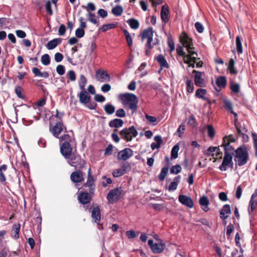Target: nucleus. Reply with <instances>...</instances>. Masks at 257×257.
<instances>
[{
    "instance_id": "64",
    "label": "nucleus",
    "mask_w": 257,
    "mask_h": 257,
    "mask_svg": "<svg viewBox=\"0 0 257 257\" xmlns=\"http://www.w3.org/2000/svg\"><path fill=\"white\" fill-rule=\"evenodd\" d=\"M252 136L253 140V145L255 150V155L256 157H257V134L255 133H252Z\"/></svg>"
},
{
    "instance_id": "5",
    "label": "nucleus",
    "mask_w": 257,
    "mask_h": 257,
    "mask_svg": "<svg viewBox=\"0 0 257 257\" xmlns=\"http://www.w3.org/2000/svg\"><path fill=\"white\" fill-rule=\"evenodd\" d=\"M224 150V156L223 161L219 169L221 171H226L227 166H230L231 168L233 167V163L232 162V149L230 147H226Z\"/></svg>"
},
{
    "instance_id": "50",
    "label": "nucleus",
    "mask_w": 257,
    "mask_h": 257,
    "mask_svg": "<svg viewBox=\"0 0 257 257\" xmlns=\"http://www.w3.org/2000/svg\"><path fill=\"white\" fill-rule=\"evenodd\" d=\"M181 167L180 165L173 166L170 169L171 174H177L181 171Z\"/></svg>"
},
{
    "instance_id": "35",
    "label": "nucleus",
    "mask_w": 257,
    "mask_h": 257,
    "mask_svg": "<svg viewBox=\"0 0 257 257\" xmlns=\"http://www.w3.org/2000/svg\"><path fill=\"white\" fill-rule=\"evenodd\" d=\"M103 108L105 112L108 115L112 114L115 111V107L110 103H106Z\"/></svg>"
},
{
    "instance_id": "52",
    "label": "nucleus",
    "mask_w": 257,
    "mask_h": 257,
    "mask_svg": "<svg viewBox=\"0 0 257 257\" xmlns=\"http://www.w3.org/2000/svg\"><path fill=\"white\" fill-rule=\"evenodd\" d=\"M60 140V143L64 142H69V143L71 142V137L68 134H64L61 137H59Z\"/></svg>"
},
{
    "instance_id": "19",
    "label": "nucleus",
    "mask_w": 257,
    "mask_h": 257,
    "mask_svg": "<svg viewBox=\"0 0 257 257\" xmlns=\"http://www.w3.org/2000/svg\"><path fill=\"white\" fill-rule=\"evenodd\" d=\"M179 201L183 205L192 208L193 207V202L192 198L188 196L180 195L178 197Z\"/></svg>"
},
{
    "instance_id": "45",
    "label": "nucleus",
    "mask_w": 257,
    "mask_h": 257,
    "mask_svg": "<svg viewBox=\"0 0 257 257\" xmlns=\"http://www.w3.org/2000/svg\"><path fill=\"white\" fill-rule=\"evenodd\" d=\"M223 106L227 110L231 112L233 110V105L231 102L227 99H224L223 100Z\"/></svg>"
},
{
    "instance_id": "4",
    "label": "nucleus",
    "mask_w": 257,
    "mask_h": 257,
    "mask_svg": "<svg viewBox=\"0 0 257 257\" xmlns=\"http://www.w3.org/2000/svg\"><path fill=\"white\" fill-rule=\"evenodd\" d=\"M69 165L73 167L75 170H82L86 165V161L77 153L73 154L67 159Z\"/></svg>"
},
{
    "instance_id": "12",
    "label": "nucleus",
    "mask_w": 257,
    "mask_h": 257,
    "mask_svg": "<svg viewBox=\"0 0 257 257\" xmlns=\"http://www.w3.org/2000/svg\"><path fill=\"white\" fill-rule=\"evenodd\" d=\"M72 150V148L69 142H63L60 144L61 153L66 159L73 154Z\"/></svg>"
},
{
    "instance_id": "48",
    "label": "nucleus",
    "mask_w": 257,
    "mask_h": 257,
    "mask_svg": "<svg viewBox=\"0 0 257 257\" xmlns=\"http://www.w3.org/2000/svg\"><path fill=\"white\" fill-rule=\"evenodd\" d=\"M17 96L21 99L25 98V95L22 93L23 89L20 86H17L15 89Z\"/></svg>"
},
{
    "instance_id": "11",
    "label": "nucleus",
    "mask_w": 257,
    "mask_h": 257,
    "mask_svg": "<svg viewBox=\"0 0 257 257\" xmlns=\"http://www.w3.org/2000/svg\"><path fill=\"white\" fill-rule=\"evenodd\" d=\"M148 245L151 248L153 252L155 253H160L165 248L166 245L164 243H154L152 239H149L148 242Z\"/></svg>"
},
{
    "instance_id": "42",
    "label": "nucleus",
    "mask_w": 257,
    "mask_h": 257,
    "mask_svg": "<svg viewBox=\"0 0 257 257\" xmlns=\"http://www.w3.org/2000/svg\"><path fill=\"white\" fill-rule=\"evenodd\" d=\"M117 26L116 24L110 23L108 24H104L102 25L101 30L102 32H105L109 30L116 28Z\"/></svg>"
},
{
    "instance_id": "63",
    "label": "nucleus",
    "mask_w": 257,
    "mask_h": 257,
    "mask_svg": "<svg viewBox=\"0 0 257 257\" xmlns=\"http://www.w3.org/2000/svg\"><path fill=\"white\" fill-rule=\"evenodd\" d=\"M195 27L197 32L199 33H202L204 31V27L200 22H197L195 23Z\"/></svg>"
},
{
    "instance_id": "40",
    "label": "nucleus",
    "mask_w": 257,
    "mask_h": 257,
    "mask_svg": "<svg viewBox=\"0 0 257 257\" xmlns=\"http://www.w3.org/2000/svg\"><path fill=\"white\" fill-rule=\"evenodd\" d=\"M179 150V147L178 145H175L172 149L171 152V159H176L178 156V151Z\"/></svg>"
},
{
    "instance_id": "41",
    "label": "nucleus",
    "mask_w": 257,
    "mask_h": 257,
    "mask_svg": "<svg viewBox=\"0 0 257 257\" xmlns=\"http://www.w3.org/2000/svg\"><path fill=\"white\" fill-rule=\"evenodd\" d=\"M236 50L238 54H241L242 53V44L240 40V36H237L236 37Z\"/></svg>"
},
{
    "instance_id": "26",
    "label": "nucleus",
    "mask_w": 257,
    "mask_h": 257,
    "mask_svg": "<svg viewBox=\"0 0 257 257\" xmlns=\"http://www.w3.org/2000/svg\"><path fill=\"white\" fill-rule=\"evenodd\" d=\"M155 59L157 61V62L159 63L160 67L161 68H168L169 67V65L166 61L165 57L162 55L160 54L155 57Z\"/></svg>"
},
{
    "instance_id": "59",
    "label": "nucleus",
    "mask_w": 257,
    "mask_h": 257,
    "mask_svg": "<svg viewBox=\"0 0 257 257\" xmlns=\"http://www.w3.org/2000/svg\"><path fill=\"white\" fill-rule=\"evenodd\" d=\"M56 71L60 75H63L65 72V67L62 65H58L56 67Z\"/></svg>"
},
{
    "instance_id": "53",
    "label": "nucleus",
    "mask_w": 257,
    "mask_h": 257,
    "mask_svg": "<svg viewBox=\"0 0 257 257\" xmlns=\"http://www.w3.org/2000/svg\"><path fill=\"white\" fill-rule=\"evenodd\" d=\"M67 77L71 81H75L76 79V76L75 72L70 70L67 73Z\"/></svg>"
},
{
    "instance_id": "10",
    "label": "nucleus",
    "mask_w": 257,
    "mask_h": 257,
    "mask_svg": "<svg viewBox=\"0 0 257 257\" xmlns=\"http://www.w3.org/2000/svg\"><path fill=\"white\" fill-rule=\"evenodd\" d=\"M82 187L88 188V191L91 194H94L96 185L95 184V179L91 175V168H89L87 173V178L86 182L83 184Z\"/></svg>"
},
{
    "instance_id": "14",
    "label": "nucleus",
    "mask_w": 257,
    "mask_h": 257,
    "mask_svg": "<svg viewBox=\"0 0 257 257\" xmlns=\"http://www.w3.org/2000/svg\"><path fill=\"white\" fill-rule=\"evenodd\" d=\"M95 78L97 81L103 82H109L110 80V77L107 71L99 69L95 72Z\"/></svg>"
},
{
    "instance_id": "21",
    "label": "nucleus",
    "mask_w": 257,
    "mask_h": 257,
    "mask_svg": "<svg viewBox=\"0 0 257 257\" xmlns=\"http://www.w3.org/2000/svg\"><path fill=\"white\" fill-rule=\"evenodd\" d=\"M235 142V140L232 135L225 136L223 139V142L221 147H223L224 148V150H225L226 147L229 148V147H233L230 145V144L231 143H234Z\"/></svg>"
},
{
    "instance_id": "57",
    "label": "nucleus",
    "mask_w": 257,
    "mask_h": 257,
    "mask_svg": "<svg viewBox=\"0 0 257 257\" xmlns=\"http://www.w3.org/2000/svg\"><path fill=\"white\" fill-rule=\"evenodd\" d=\"M131 168V165L128 162L123 163L121 166V169L124 172V174H125L127 171H130Z\"/></svg>"
},
{
    "instance_id": "22",
    "label": "nucleus",
    "mask_w": 257,
    "mask_h": 257,
    "mask_svg": "<svg viewBox=\"0 0 257 257\" xmlns=\"http://www.w3.org/2000/svg\"><path fill=\"white\" fill-rule=\"evenodd\" d=\"M231 213L230 206L229 204H225L223 206L222 209L220 211V217L222 219H226L228 215L226 214H230Z\"/></svg>"
},
{
    "instance_id": "24",
    "label": "nucleus",
    "mask_w": 257,
    "mask_h": 257,
    "mask_svg": "<svg viewBox=\"0 0 257 257\" xmlns=\"http://www.w3.org/2000/svg\"><path fill=\"white\" fill-rule=\"evenodd\" d=\"M169 14V8L168 6H163L161 11V17L162 21L166 23L169 21L168 15Z\"/></svg>"
},
{
    "instance_id": "30",
    "label": "nucleus",
    "mask_w": 257,
    "mask_h": 257,
    "mask_svg": "<svg viewBox=\"0 0 257 257\" xmlns=\"http://www.w3.org/2000/svg\"><path fill=\"white\" fill-rule=\"evenodd\" d=\"M181 176L178 175L174 178V181L171 182L168 188L169 191H172L175 190L178 186L179 183L180 182Z\"/></svg>"
},
{
    "instance_id": "34",
    "label": "nucleus",
    "mask_w": 257,
    "mask_h": 257,
    "mask_svg": "<svg viewBox=\"0 0 257 257\" xmlns=\"http://www.w3.org/2000/svg\"><path fill=\"white\" fill-rule=\"evenodd\" d=\"M123 12V8L120 5H117L113 7L111 10L112 14L116 17H119L121 15Z\"/></svg>"
},
{
    "instance_id": "28",
    "label": "nucleus",
    "mask_w": 257,
    "mask_h": 257,
    "mask_svg": "<svg viewBox=\"0 0 257 257\" xmlns=\"http://www.w3.org/2000/svg\"><path fill=\"white\" fill-rule=\"evenodd\" d=\"M123 121L122 119L119 118H115L109 122V126L110 127L118 128L121 127L123 125Z\"/></svg>"
},
{
    "instance_id": "16",
    "label": "nucleus",
    "mask_w": 257,
    "mask_h": 257,
    "mask_svg": "<svg viewBox=\"0 0 257 257\" xmlns=\"http://www.w3.org/2000/svg\"><path fill=\"white\" fill-rule=\"evenodd\" d=\"M193 73L195 74L194 76L195 84L198 87H204L205 86V81L203 78H202V75L204 73L194 70L193 71Z\"/></svg>"
},
{
    "instance_id": "44",
    "label": "nucleus",
    "mask_w": 257,
    "mask_h": 257,
    "mask_svg": "<svg viewBox=\"0 0 257 257\" xmlns=\"http://www.w3.org/2000/svg\"><path fill=\"white\" fill-rule=\"evenodd\" d=\"M139 234V231H135L133 230H128L126 232V235L128 239L136 238L138 236Z\"/></svg>"
},
{
    "instance_id": "23",
    "label": "nucleus",
    "mask_w": 257,
    "mask_h": 257,
    "mask_svg": "<svg viewBox=\"0 0 257 257\" xmlns=\"http://www.w3.org/2000/svg\"><path fill=\"white\" fill-rule=\"evenodd\" d=\"M199 202L201 206V208L205 212H207L209 209L208 207V205L209 204L208 198L206 196H203L200 198Z\"/></svg>"
},
{
    "instance_id": "54",
    "label": "nucleus",
    "mask_w": 257,
    "mask_h": 257,
    "mask_svg": "<svg viewBox=\"0 0 257 257\" xmlns=\"http://www.w3.org/2000/svg\"><path fill=\"white\" fill-rule=\"evenodd\" d=\"M186 85L187 92L189 93L193 92L194 90V85L192 80L188 79L186 81Z\"/></svg>"
},
{
    "instance_id": "46",
    "label": "nucleus",
    "mask_w": 257,
    "mask_h": 257,
    "mask_svg": "<svg viewBox=\"0 0 257 257\" xmlns=\"http://www.w3.org/2000/svg\"><path fill=\"white\" fill-rule=\"evenodd\" d=\"M41 62L45 66H47L50 63V58L48 54L42 55L41 57Z\"/></svg>"
},
{
    "instance_id": "51",
    "label": "nucleus",
    "mask_w": 257,
    "mask_h": 257,
    "mask_svg": "<svg viewBox=\"0 0 257 257\" xmlns=\"http://www.w3.org/2000/svg\"><path fill=\"white\" fill-rule=\"evenodd\" d=\"M176 52L177 54L180 56L182 57H187V54H186L185 52L184 51L183 47L179 45L177 46Z\"/></svg>"
},
{
    "instance_id": "6",
    "label": "nucleus",
    "mask_w": 257,
    "mask_h": 257,
    "mask_svg": "<svg viewBox=\"0 0 257 257\" xmlns=\"http://www.w3.org/2000/svg\"><path fill=\"white\" fill-rule=\"evenodd\" d=\"M180 42L183 47L186 48L188 53L196 54L197 56V53L194 51L195 48L193 46L192 39L186 32H183L181 33L180 36Z\"/></svg>"
},
{
    "instance_id": "56",
    "label": "nucleus",
    "mask_w": 257,
    "mask_h": 257,
    "mask_svg": "<svg viewBox=\"0 0 257 257\" xmlns=\"http://www.w3.org/2000/svg\"><path fill=\"white\" fill-rule=\"evenodd\" d=\"M207 128L208 130V136L212 139L215 136V131L212 125H207Z\"/></svg>"
},
{
    "instance_id": "9",
    "label": "nucleus",
    "mask_w": 257,
    "mask_h": 257,
    "mask_svg": "<svg viewBox=\"0 0 257 257\" xmlns=\"http://www.w3.org/2000/svg\"><path fill=\"white\" fill-rule=\"evenodd\" d=\"M123 190L121 187L111 190L107 196L109 203L113 204L120 199Z\"/></svg>"
},
{
    "instance_id": "32",
    "label": "nucleus",
    "mask_w": 257,
    "mask_h": 257,
    "mask_svg": "<svg viewBox=\"0 0 257 257\" xmlns=\"http://www.w3.org/2000/svg\"><path fill=\"white\" fill-rule=\"evenodd\" d=\"M227 83V80L225 77L224 76H219L218 77L216 80V84L218 87L220 88H224Z\"/></svg>"
},
{
    "instance_id": "3",
    "label": "nucleus",
    "mask_w": 257,
    "mask_h": 257,
    "mask_svg": "<svg viewBox=\"0 0 257 257\" xmlns=\"http://www.w3.org/2000/svg\"><path fill=\"white\" fill-rule=\"evenodd\" d=\"M154 32L152 27H149L143 30L140 34L141 40L143 42L145 39L147 40V42L145 44V47L149 49H153L155 45L158 44L159 40L158 39H155L153 41Z\"/></svg>"
},
{
    "instance_id": "25",
    "label": "nucleus",
    "mask_w": 257,
    "mask_h": 257,
    "mask_svg": "<svg viewBox=\"0 0 257 257\" xmlns=\"http://www.w3.org/2000/svg\"><path fill=\"white\" fill-rule=\"evenodd\" d=\"M61 38H55L48 42L46 47L48 50H52L61 44Z\"/></svg>"
},
{
    "instance_id": "20",
    "label": "nucleus",
    "mask_w": 257,
    "mask_h": 257,
    "mask_svg": "<svg viewBox=\"0 0 257 257\" xmlns=\"http://www.w3.org/2000/svg\"><path fill=\"white\" fill-rule=\"evenodd\" d=\"M78 96L81 103L87 104L90 101V96L85 90H81Z\"/></svg>"
},
{
    "instance_id": "1",
    "label": "nucleus",
    "mask_w": 257,
    "mask_h": 257,
    "mask_svg": "<svg viewBox=\"0 0 257 257\" xmlns=\"http://www.w3.org/2000/svg\"><path fill=\"white\" fill-rule=\"evenodd\" d=\"M232 149V156L234 157V161L235 166L239 167L245 165L249 160V153L247 147L245 145H241L235 149L233 147H230Z\"/></svg>"
},
{
    "instance_id": "15",
    "label": "nucleus",
    "mask_w": 257,
    "mask_h": 257,
    "mask_svg": "<svg viewBox=\"0 0 257 257\" xmlns=\"http://www.w3.org/2000/svg\"><path fill=\"white\" fill-rule=\"evenodd\" d=\"M83 173L81 170H75L70 176L71 181L74 183H81L84 181Z\"/></svg>"
},
{
    "instance_id": "38",
    "label": "nucleus",
    "mask_w": 257,
    "mask_h": 257,
    "mask_svg": "<svg viewBox=\"0 0 257 257\" xmlns=\"http://www.w3.org/2000/svg\"><path fill=\"white\" fill-rule=\"evenodd\" d=\"M87 83V79L85 76L83 74L80 75L79 80V88L81 90H85V86Z\"/></svg>"
},
{
    "instance_id": "13",
    "label": "nucleus",
    "mask_w": 257,
    "mask_h": 257,
    "mask_svg": "<svg viewBox=\"0 0 257 257\" xmlns=\"http://www.w3.org/2000/svg\"><path fill=\"white\" fill-rule=\"evenodd\" d=\"M91 195L89 192H80L77 197L78 202L82 205H86L90 203L92 199Z\"/></svg>"
},
{
    "instance_id": "2",
    "label": "nucleus",
    "mask_w": 257,
    "mask_h": 257,
    "mask_svg": "<svg viewBox=\"0 0 257 257\" xmlns=\"http://www.w3.org/2000/svg\"><path fill=\"white\" fill-rule=\"evenodd\" d=\"M120 99L122 104L132 110L133 113L138 109V99L136 95L133 93H125L120 95Z\"/></svg>"
},
{
    "instance_id": "55",
    "label": "nucleus",
    "mask_w": 257,
    "mask_h": 257,
    "mask_svg": "<svg viewBox=\"0 0 257 257\" xmlns=\"http://www.w3.org/2000/svg\"><path fill=\"white\" fill-rule=\"evenodd\" d=\"M230 88L231 91L235 93H238L240 91V86L237 83L231 84Z\"/></svg>"
},
{
    "instance_id": "60",
    "label": "nucleus",
    "mask_w": 257,
    "mask_h": 257,
    "mask_svg": "<svg viewBox=\"0 0 257 257\" xmlns=\"http://www.w3.org/2000/svg\"><path fill=\"white\" fill-rule=\"evenodd\" d=\"M88 16L89 17L88 20L89 22H91L93 24H97L98 26V22L95 18V15L94 14L89 13L88 14Z\"/></svg>"
},
{
    "instance_id": "7",
    "label": "nucleus",
    "mask_w": 257,
    "mask_h": 257,
    "mask_svg": "<svg viewBox=\"0 0 257 257\" xmlns=\"http://www.w3.org/2000/svg\"><path fill=\"white\" fill-rule=\"evenodd\" d=\"M121 138L127 142H131L133 138L136 137L138 133L134 126H131L129 128H125L119 132Z\"/></svg>"
},
{
    "instance_id": "29",
    "label": "nucleus",
    "mask_w": 257,
    "mask_h": 257,
    "mask_svg": "<svg viewBox=\"0 0 257 257\" xmlns=\"http://www.w3.org/2000/svg\"><path fill=\"white\" fill-rule=\"evenodd\" d=\"M32 72L34 74V75L36 77H42L45 78H47L49 76V74L47 72H42L41 71L36 67H34L32 68Z\"/></svg>"
},
{
    "instance_id": "43",
    "label": "nucleus",
    "mask_w": 257,
    "mask_h": 257,
    "mask_svg": "<svg viewBox=\"0 0 257 257\" xmlns=\"http://www.w3.org/2000/svg\"><path fill=\"white\" fill-rule=\"evenodd\" d=\"M235 128L237 131V135L239 137H241L244 133H247V129L245 127L244 125H243L242 130H241V124L240 123H236Z\"/></svg>"
},
{
    "instance_id": "39",
    "label": "nucleus",
    "mask_w": 257,
    "mask_h": 257,
    "mask_svg": "<svg viewBox=\"0 0 257 257\" xmlns=\"http://www.w3.org/2000/svg\"><path fill=\"white\" fill-rule=\"evenodd\" d=\"M168 167H164L162 169L161 173L159 175V179L160 181H163L165 180L168 173Z\"/></svg>"
},
{
    "instance_id": "61",
    "label": "nucleus",
    "mask_w": 257,
    "mask_h": 257,
    "mask_svg": "<svg viewBox=\"0 0 257 257\" xmlns=\"http://www.w3.org/2000/svg\"><path fill=\"white\" fill-rule=\"evenodd\" d=\"M85 31L82 29L78 28L76 30L75 35L78 38H81L84 36Z\"/></svg>"
},
{
    "instance_id": "31",
    "label": "nucleus",
    "mask_w": 257,
    "mask_h": 257,
    "mask_svg": "<svg viewBox=\"0 0 257 257\" xmlns=\"http://www.w3.org/2000/svg\"><path fill=\"white\" fill-rule=\"evenodd\" d=\"M206 93L207 91L206 89L203 88H198L196 91L195 96L199 98H201L203 100H207L208 103H210V100L207 98H206L204 96V95L206 94Z\"/></svg>"
},
{
    "instance_id": "27",
    "label": "nucleus",
    "mask_w": 257,
    "mask_h": 257,
    "mask_svg": "<svg viewBox=\"0 0 257 257\" xmlns=\"http://www.w3.org/2000/svg\"><path fill=\"white\" fill-rule=\"evenodd\" d=\"M8 168L7 165L4 164L0 167V183L4 186L7 185V179L4 171L7 170Z\"/></svg>"
},
{
    "instance_id": "62",
    "label": "nucleus",
    "mask_w": 257,
    "mask_h": 257,
    "mask_svg": "<svg viewBox=\"0 0 257 257\" xmlns=\"http://www.w3.org/2000/svg\"><path fill=\"white\" fill-rule=\"evenodd\" d=\"M45 9L46 12L49 15H52L53 14V11L51 9V4L50 1L46 2L45 4Z\"/></svg>"
},
{
    "instance_id": "36",
    "label": "nucleus",
    "mask_w": 257,
    "mask_h": 257,
    "mask_svg": "<svg viewBox=\"0 0 257 257\" xmlns=\"http://www.w3.org/2000/svg\"><path fill=\"white\" fill-rule=\"evenodd\" d=\"M234 60L232 58L230 59L228 63L227 69L231 74H236L237 73V71L234 68Z\"/></svg>"
},
{
    "instance_id": "49",
    "label": "nucleus",
    "mask_w": 257,
    "mask_h": 257,
    "mask_svg": "<svg viewBox=\"0 0 257 257\" xmlns=\"http://www.w3.org/2000/svg\"><path fill=\"white\" fill-rule=\"evenodd\" d=\"M188 124L190 125L193 127H195L197 126V123L194 115H191L188 118Z\"/></svg>"
},
{
    "instance_id": "37",
    "label": "nucleus",
    "mask_w": 257,
    "mask_h": 257,
    "mask_svg": "<svg viewBox=\"0 0 257 257\" xmlns=\"http://www.w3.org/2000/svg\"><path fill=\"white\" fill-rule=\"evenodd\" d=\"M127 23L133 29H137L140 26L139 22L135 19H131L127 21Z\"/></svg>"
},
{
    "instance_id": "33",
    "label": "nucleus",
    "mask_w": 257,
    "mask_h": 257,
    "mask_svg": "<svg viewBox=\"0 0 257 257\" xmlns=\"http://www.w3.org/2000/svg\"><path fill=\"white\" fill-rule=\"evenodd\" d=\"M20 228L21 224L20 223L15 224L13 226L12 233L15 239H18L19 237Z\"/></svg>"
},
{
    "instance_id": "58",
    "label": "nucleus",
    "mask_w": 257,
    "mask_h": 257,
    "mask_svg": "<svg viewBox=\"0 0 257 257\" xmlns=\"http://www.w3.org/2000/svg\"><path fill=\"white\" fill-rule=\"evenodd\" d=\"M125 174L124 172L122 171L121 168L117 169L113 171L112 175L114 177H118Z\"/></svg>"
},
{
    "instance_id": "17",
    "label": "nucleus",
    "mask_w": 257,
    "mask_h": 257,
    "mask_svg": "<svg viewBox=\"0 0 257 257\" xmlns=\"http://www.w3.org/2000/svg\"><path fill=\"white\" fill-rule=\"evenodd\" d=\"M133 155V151L130 148H127L119 152L117 158L119 160L126 161Z\"/></svg>"
},
{
    "instance_id": "47",
    "label": "nucleus",
    "mask_w": 257,
    "mask_h": 257,
    "mask_svg": "<svg viewBox=\"0 0 257 257\" xmlns=\"http://www.w3.org/2000/svg\"><path fill=\"white\" fill-rule=\"evenodd\" d=\"M257 205V201L255 200H250L249 203V208L248 209V213L249 214L252 212L256 208Z\"/></svg>"
},
{
    "instance_id": "8",
    "label": "nucleus",
    "mask_w": 257,
    "mask_h": 257,
    "mask_svg": "<svg viewBox=\"0 0 257 257\" xmlns=\"http://www.w3.org/2000/svg\"><path fill=\"white\" fill-rule=\"evenodd\" d=\"M50 132L56 138H59V135L65 130V132H67L66 127L64 125L63 121H57L55 125L52 126L50 123Z\"/></svg>"
},
{
    "instance_id": "18",
    "label": "nucleus",
    "mask_w": 257,
    "mask_h": 257,
    "mask_svg": "<svg viewBox=\"0 0 257 257\" xmlns=\"http://www.w3.org/2000/svg\"><path fill=\"white\" fill-rule=\"evenodd\" d=\"M91 210V217L94 219L95 223L99 224L101 219V214L99 206L97 204H93Z\"/></svg>"
}]
</instances>
